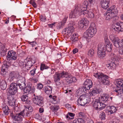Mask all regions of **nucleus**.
<instances>
[{
	"label": "nucleus",
	"instance_id": "f3484780",
	"mask_svg": "<svg viewBox=\"0 0 123 123\" xmlns=\"http://www.w3.org/2000/svg\"><path fill=\"white\" fill-rule=\"evenodd\" d=\"M110 2L109 0H102L100 2L101 7L104 9H106L109 7Z\"/></svg>",
	"mask_w": 123,
	"mask_h": 123
},
{
	"label": "nucleus",
	"instance_id": "8fccbe9b",
	"mask_svg": "<svg viewBox=\"0 0 123 123\" xmlns=\"http://www.w3.org/2000/svg\"><path fill=\"white\" fill-rule=\"evenodd\" d=\"M29 43L31 45L32 47L37 46V43L35 41H33L32 42H29Z\"/></svg>",
	"mask_w": 123,
	"mask_h": 123
},
{
	"label": "nucleus",
	"instance_id": "ddd939ff",
	"mask_svg": "<svg viewBox=\"0 0 123 123\" xmlns=\"http://www.w3.org/2000/svg\"><path fill=\"white\" fill-rule=\"evenodd\" d=\"M66 75V73L62 71L61 73H56L54 76V81L60 80L61 78L65 77Z\"/></svg>",
	"mask_w": 123,
	"mask_h": 123
},
{
	"label": "nucleus",
	"instance_id": "bf43d9fd",
	"mask_svg": "<svg viewBox=\"0 0 123 123\" xmlns=\"http://www.w3.org/2000/svg\"><path fill=\"white\" fill-rule=\"evenodd\" d=\"M56 97L55 96H54L52 97V99H53V100L52 101L54 104H55L56 103Z\"/></svg>",
	"mask_w": 123,
	"mask_h": 123
},
{
	"label": "nucleus",
	"instance_id": "1a4fd4ad",
	"mask_svg": "<svg viewBox=\"0 0 123 123\" xmlns=\"http://www.w3.org/2000/svg\"><path fill=\"white\" fill-rule=\"evenodd\" d=\"M18 86L16 83H12L9 86V93L12 95L15 94L18 90Z\"/></svg>",
	"mask_w": 123,
	"mask_h": 123
},
{
	"label": "nucleus",
	"instance_id": "2eb2a0df",
	"mask_svg": "<svg viewBox=\"0 0 123 123\" xmlns=\"http://www.w3.org/2000/svg\"><path fill=\"white\" fill-rule=\"evenodd\" d=\"M9 77L8 78L10 81H12L15 78H18L19 76V74L14 72H11L9 75Z\"/></svg>",
	"mask_w": 123,
	"mask_h": 123
},
{
	"label": "nucleus",
	"instance_id": "3c124183",
	"mask_svg": "<svg viewBox=\"0 0 123 123\" xmlns=\"http://www.w3.org/2000/svg\"><path fill=\"white\" fill-rule=\"evenodd\" d=\"M26 63L25 62H23L22 61H20L19 62V64L20 66L22 67H26Z\"/></svg>",
	"mask_w": 123,
	"mask_h": 123
},
{
	"label": "nucleus",
	"instance_id": "2f4dec72",
	"mask_svg": "<svg viewBox=\"0 0 123 123\" xmlns=\"http://www.w3.org/2000/svg\"><path fill=\"white\" fill-rule=\"evenodd\" d=\"M2 110L4 113L6 115H7L9 112L8 107L6 105L3 106Z\"/></svg>",
	"mask_w": 123,
	"mask_h": 123
},
{
	"label": "nucleus",
	"instance_id": "6ab92c4d",
	"mask_svg": "<svg viewBox=\"0 0 123 123\" xmlns=\"http://www.w3.org/2000/svg\"><path fill=\"white\" fill-rule=\"evenodd\" d=\"M21 113V112L19 113L12 116V118H14L15 120L17 121H22V117L21 116V115L25 116L24 114L22 115L21 113Z\"/></svg>",
	"mask_w": 123,
	"mask_h": 123
},
{
	"label": "nucleus",
	"instance_id": "e433bc0d",
	"mask_svg": "<svg viewBox=\"0 0 123 123\" xmlns=\"http://www.w3.org/2000/svg\"><path fill=\"white\" fill-rule=\"evenodd\" d=\"M110 38L113 43L117 41L116 40H117L119 39L118 38L116 37L113 34L111 35H110Z\"/></svg>",
	"mask_w": 123,
	"mask_h": 123
},
{
	"label": "nucleus",
	"instance_id": "6e6552de",
	"mask_svg": "<svg viewBox=\"0 0 123 123\" xmlns=\"http://www.w3.org/2000/svg\"><path fill=\"white\" fill-rule=\"evenodd\" d=\"M33 102L36 105L43 106V98L41 96H36L33 98Z\"/></svg>",
	"mask_w": 123,
	"mask_h": 123
},
{
	"label": "nucleus",
	"instance_id": "423d86ee",
	"mask_svg": "<svg viewBox=\"0 0 123 123\" xmlns=\"http://www.w3.org/2000/svg\"><path fill=\"white\" fill-rule=\"evenodd\" d=\"M84 85L85 86L82 87L80 89L81 91H83L84 92L86 93V91L89 90L90 89V88L92 87V84L91 80L89 79H87L84 82Z\"/></svg>",
	"mask_w": 123,
	"mask_h": 123
},
{
	"label": "nucleus",
	"instance_id": "5701e85b",
	"mask_svg": "<svg viewBox=\"0 0 123 123\" xmlns=\"http://www.w3.org/2000/svg\"><path fill=\"white\" fill-rule=\"evenodd\" d=\"M104 50L105 51V45L103 43H99L98 47V51L99 53L100 51H103Z\"/></svg>",
	"mask_w": 123,
	"mask_h": 123
},
{
	"label": "nucleus",
	"instance_id": "58836bf2",
	"mask_svg": "<svg viewBox=\"0 0 123 123\" xmlns=\"http://www.w3.org/2000/svg\"><path fill=\"white\" fill-rule=\"evenodd\" d=\"M109 108H110V109H109V110L108 111L110 112L111 114L115 113L117 110L116 107L114 106H112L110 107H109Z\"/></svg>",
	"mask_w": 123,
	"mask_h": 123
},
{
	"label": "nucleus",
	"instance_id": "680f3d73",
	"mask_svg": "<svg viewBox=\"0 0 123 123\" xmlns=\"http://www.w3.org/2000/svg\"><path fill=\"white\" fill-rule=\"evenodd\" d=\"M105 42L106 44H109V43H111L110 42L109 40L106 38L105 39Z\"/></svg>",
	"mask_w": 123,
	"mask_h": 123
},
{
	"label": "nucleus",
	"instance_id": "dca6fc26",
	"mask_svg": "<svg viewBox=\"0 0 123 123\" xmlns=\"http://www.w3.org/2000/svg\"><path fill=\"white\" fill-rule=\"evenodd\" d=\"M88 21L86 19L83 18L79 22V27L81 29L82 28L85 26L88 25Z\"/></svg>",
	"mask_w": 123,
	"mask_h": 123
},
{
	"label": "nucleus",
	"instance_id": "c03bdc74",
	"mask_svg": "<svg viewBox=\"0 0 123 123\" xmlns=\"http://www.w3.org/2000/svg\"><path fill=\"white\" fill-rule=\"evenodd\" d=\"M94 54V50L92 49H90L88 52V55L91 57L93 56Z\"/></svg>",
	"mask_w": 123,
	"mask_h": 123
},
{
	"label": "nucleus",
	"instance_id": "13d9d810",
	"mask_svg": "<svg viewBox=\"0 0 123 123\" xmlns=\"http://www.w3.org/2000/svg\"><path fill=\"white\" fill-rule=\"evenodd\" d=\"M66 107L69 110H70L72 109V106L69 104H66L65 105Z\"/></svg>",
	"mask_w": 123,
	"mask_h": 123
},
{
	"label": "nucleus",
	"instance_id": "72a5a7b5",
	"mask_svg": "<svg viewBox=\"0 0 123 123\" xmlns=\"http://www.w3.org/2000/svg\"><path fill=\"white\" fill-rule=\"evenodd\" d=\"M78 37L77 34L74 33L71 36L70 39L72 41L74 42L78 40Z\"/></svg>",
	"mask_w": 123,
	"mask_h": 123
},
{
	"label": "nucleus",
	"instance_id": "0e129e2a",
	"mask_svg": "<svg viewBox=\"0 0 123 123\" xmlns=\"http://www.w3.org/2000/svg\"><path fill=\"white\" fill-rule=\"evenodd\" d=\"M90 95L92 96H94L96 94L95 92H94V91L92 90L90 93Z\"/></svg>",
	"mask_w": 123,
	"mask_h": 123
},
{
	"label": "nucleus",
	"instance_id": "7c9ffc66",
	"mask_svg": "<svg viewBox=\"0 0 123 123\" xmlns=\"http://www.w3.org/2000/svg\"><path fill=\"white\" fill-rule=\"evenodd\" d=\"M1 89L3 90H5L6 89L7 84L6 82L4 80H2L0 83Z\"/></svg>",
	"mask_w": 123,
	"mask_h": 123
},
{
	"label": "nucleus",
	"instance_id": "a211bd4d",
	"mask_svg": "<svg viewBox=\"0 0 123 123\" xmlns=\"http://www.w3.org/2000/svg\"><path fill=\"white\" fill-rule=\"evenodd\" d=\"M7 99L8 100V102L9 105L12 106H14L15 105L16 99L11 95L8 96Z\"/></svg>",
	"mask_w": 123,
	"mask_h": 123
},
{
	"label": "nucleus",
	"instance_id": "4468645a",
	"mask_svg": "<svg viewBox=\"0 0 123 123\" xmlns=\"http://www.w3.org/2000/svg\"><path fill=\"white\" fill-rule=\"evenodd\" d=\"M74 28L72 26H70L68 28H66L63 30L64 33L69 36L71 35L72 32L73 31Z\"/></svg>",
	"mask_w": 123,
	"mask_h": 123
},
{
	"label": "nucleus",
	"instance_id": "864d4df0",
	"mask_svg": "<svg viewBox=\"0 0 123 123\" xmlns=\"http://www.w3.org/2000/svg\"><path fill=\"white\" fill-rule=\"evenodd\" d=\"M21 84H20V85L18 86L21 90L23 89L24 88V86L25 85L24 82H21Z\"/></svg>",
	"mask_w": 123,
	"mask_h": 123
},
{
	"label": "nucleus",
	"instance_id": "cd10ccee",
	"mask_svg": "<svg viewBox=\"0 0 123 123\" xmlns=\"http://www.w3.org/2000/svg\"><path fill=\"white\" fill-rule=\"evenodd\" d=\"M106 17L105 18V19L106 20H109L115 16L114 15L112 14V13L110 12H107L106 14Z\"/></svg>",
	"mask_w": 123,
	"mask_h": 123
},
{
	"label": "nucleus",
	"instance_id": "de8ad7c7",
	"mask_svg": "<svg viewBox=\"0 0 123 123\" xmlns=\"http://www.w3.org/2000/svg\"><path fill=\"white\" fill-rule=\"evenodd\" d=\"M64 25H63V24L62 22H60L58 23L57 25V28L58 29H62L63 27V26Z\"/></svg>",
	"mask_w": 123,
	"mask_h": 123
},
{
	"label": "nucleus",
	"instance_id": "69168bd1",
	"mask_svg": "<svg viewBox=\"0 0 123 123\" xmlns=\"http://www.w3.org/2000/svg\"><path fill=\"white\" fill-rule=\"evenodd\" d=\"M57 85L59 86L61 84V82L60 80H58L56 81H54Z\"/></svg>",
	"mask_w": 123,
	"mask_h": 123
},
{
	"label": "nucleus",
	"instance_id": "37998d69",
	"mask_svg": "<svg viewBox=\"0 0 123 123\" xmlns=\"http://www.w3.org/2000/svg\"><path fill=\"white\" fill-rule=\"evenodd\" d=\"M93 90L94 91L96 94L101 93L103 92V90L101 88H95L93 89Z\"/></svg>",
	"mask_w": 123,
	"mask_h": 123
},
{
	"label": "nucleus",
	"instance_id": "0eeeda50",
	"mask_svg": "<svg viewBox=\"0 0 123 123\" xmlns=\"http://www.w3.org/2000/svg\"><path fill=\"white\" fill-rule=\"evenodd\" d=\"M25 108L20 113L22 115L24 114L26 117H30L33 111V109L32 107L29 105L27 107L25 106Z\"/></svg>",
	"mask_w": 123,
	"mask_h": 123
},
{
	"label": "nucleus",
	"instance_id": "9b49d317",
	"mask_svg": "<svg viewBox=\"0 0 123 123\" xmlns=\"http://www.w3.org/2000/svg\"><path fill=\"white\" fill-rule=\"evenodd\" d=\"M112 28L117 31H123V22H119L112 26Z\"/></svg>",
	"mask_w": 123,
	"mask_h": 123
},
{
	"label": "nucleus",
	"instance_id": "052dcab7",
	"mask_svg": "<svg viewBox=\"0 0 123 123\" xmlns=\"http://www.w3.org/2000/svg\"><path fill=\"white\" fill-rule=\"evenodd\" d=\"M68 18V17H65L63 18V20L61 22L62 23V24H63V25H64V23H65L66 22V20Z\"/></svg>",
	"mask_w": 123,
	"mask_h": 123
},
{
	"label": "nucleus",
	"instance_id": "f8f14e48",
	"mask_svg": "<svg viewBox=\"0 0 123 123\" xmlns=\"http://www.w3.org/2000/svg\"><path fill=\"white\" fill-rule=\"evenodd\" d=\"M16 54V53L13 50L9 51L6 56L7 60L9 61L11 60H15L17 58Z\"/></svg>",
	"mask_w": 123,
	"mask_h": 123
},
{
	"label": "nucleus",
	"instance_id": "a19ab883",
	"mask_svg": "<svg viewBox=\"0 0 123 123\" xmlns=\"http://www.w3.org/2000/svg\"><path fill=\"white\" fill-rule=\"evenodd\" d=\"M40 74V73L39 72L37 73L36 75L35 76V77L32 78V80L34 82V83H37V82L38 81V79L39 77V75Z\"/></svg>",
	"mask_w": 123,
	"mask_h": 123
},
{
	"label": "nucleus",
	"instance_id": "79ce46f5",
	"mask_svg": "<svg viewBox=\"0 0 123 123\" xmlns=\"http://www.w3.org/2000/svg\"><path fill=\"white\" fill-rule=\"evenodd\" d=\"M58 108L59 106L56 105L53 106H51L50 107L51 109L54 112V113L55 114H56V111L58 110Z\"/></svg>",
	"mask_w": 123,
	"mask_h": 123
},
{
	"label": "nucleus",
	"instance_id": "473e14b6",
	"mask_svg": "<svg viewBox=\"0 0 123 123\" xmlns=\"http://www.w3.org/2000/svg\"><path fill=\"white\" fill-rule=\"evenodd\" d=\"M84 12H82V14H83L84 15H85L86 14V16L87 17L93 18L94 17V13L92 12H89L88 11V12L87 13H84Z\"/></svg>",
	"mask_w": 123,
	"mask_h": 123
},
{
	"label": "nucleus",
	"instance_id": "c9c22d12",
	"mask_svg": "<svg viewBox=\"0 0 123 123\" xmlns=\"http://www.w3.org/2000/svg\"><path fill=\"white\" fill-rule=\"evenodd\" d=\"M37 67L36 66H34L31 69V70L30 71V74L32 76H34L35 74L36 70V69Z\"/></svg>",
	"mask_w": 123,
	"mask_h": 123
},
{
	"label": "nucleus",
	"instance_id": "e2e57ef3",
	"mask_svg": "<svg viewBox=\"0 0 123 123\" xmlns=\"http://www.w3.org/2000/svg\"><path fill=\"white\" fill-rule=\"evenodd\" d=\"M119 52L120 54H123V47L119 49Z\"/></svg>",
	"mask_w": 123,
	"mask_h": 123
},
{
	"label": "nucleus",
	"instance_id": "39448f33",
	"mask_svg": "<svg viewBox=\"0 0 123 123\" xmlns=\"http://www.w3.org/2000/svg\"><path fill=\"white\" fill-rule=\"evenodd\" d=\"M90 101V99L86 97V95H83L80 96L78 99L77 102L78 105L83 106L88 104Z\"/></svg>",
	"mask_w": 123,
	"mask_h": 123
},
{
	"label": "nucleus",
	"instance_id": "c85d7f7f",
	"mask_svg": "<svg viewBox=\"0 0 123 123\" xmlns=\"http://www.w3.org/2000/svg\"><path fill=\"white\" fill-rule=\"evenodd\" d=\"M40 69L41 70H43L44 69H49L50 71H51V70H54V69L53 68L51 69L49 68V67L48 66L45 64L42 63L41 64Z\"/></svg>",
	"mask_w": 123,
	"mask_h": 123
},
{
	"label": "nucleus",
	"instance_id": "9d476101",
	"mask_svg": "<svg viewBox=\"0 0 123 123\" xmlns=\"http://www.w3.org/2000/svg\"><path fill=\"white\" fill-rule=\"evenodd\" d=\"M10 65V63L9 62L4 61L3 64L2 65L1 68V73L2 75H4L6 74L8 67Z\"/></svg>",
	"mask_w": 123,
	"mask_h": 123
},
{
	"label": "nucleus",
	"instance_id": "f03ea898",
	"mask_svg": "<svg viewBox=\"0 0 123 123\" xmlns=\"http://www.w3.org/2000/svg\"><path fill=\"white\" fill-rule=\"evenodd\" d=\"M93 75L98 79L100 83L107 85H109L110 81L107 76L102 73H98L94 74Z\"/></svg>",
	"mask_w": 123,
	"mask_h": 123
},
{
	"label": "nucleus",
	"instance_id": "393cba45",
	"mask_svg": "<svg viewBox=\"0 0 123 123\" xmlns=\"http://www.w3.org/2000/svg\"><path fill=\"white\" fill-rule=\"evenodd\" d=\"M110 99L109 96L107 94L105 93L101 96V99L104 103L107 102Z\"/></svg>",
	"mask_w": 123,
	"mask_h": 123
},
{
	"label": "nucleus",
	"instance_id": "ea45409f",
	"mask_svg": "<svg viewBox=\"0 0 123 123\" xmlns=\"http://www.w3.org/2000/svg\"><path fill=\"white\" fill-rule=\"evenodd\" d=\"M65 77V80L66 82L68 83H70L72 82V76H68V75L66 74Z\"/></svg>",
	"mask_w": 123,
	"mask_h": 123
},
{
	"label": "nucleus",
	"instance_id": "a18cd8bd",
	"mask_svg": "<svg viewBox=\"0 0 123 123\" xmlns=\"http://www.w3.org/2000/svg\"><path fill=\"white\" fill-rule=\"evenodd\" d=\"M99 117L101 120H105V113L102 112L99 115Z\"/></svg>",
	"mask_w": 123,
	"mask_h": 123
},
{
	"label": "nucleus",
	"instance_id": "bb28decb",
	"mask_svg": "<svg viewBox=\"0 0 123 123\" xmlns=\"http://www.w3.org/2000/svg\"><path fill=\"white\" fill-rule=\"evenodd\" d=\"M106 66V67L109 69L114 68L116 67L115 62H111L109 64H107Z\"/></svg>",
	"mask_w": 123,
	"mask_h": 123
},
{
	"label": "nucleus",
	"instance_id": "a878e982",
	"mask_svg": "<svg viewBox=\"0 0 123 123\" xmlns=\"http://www.w3.org/2000/svg\"><path fill=\"white\" fill-rule=\"evenodd\" d=\"M52 87L50 86H47L45 87V91L47 94H50L52 92Z\"/></svg>",
	"mask_w": 123,
	"mask_h": 123
},
{
	"label": "nucleus",
	"instance_id": "774afa93",
	"mask_svg": "<svg viewBox=\"0 0 123 123\" xmlns=\"http://www.w3.org/2000/svg\"><path fill=\"white\" fill-rule=\"evenodd\" d=\"M78 51V49L76 48L74 49L73 50V53L74 54H75Z\"/></svg>",
	"mask_w": 123,
	"mask_h": 123
},
{
	"label": "nucleus",
	"instance_id": "4c0bfd02",
	"mask_svg": "<svg viewBox=\"0 0 123 123\" xmlns=\"http://www.w3.org/2000/svg\"><path fill=\"white\" fill-rule=\"evenodd\" d=\"M31 86L30 85H27V86L24 89V92L25 93H28L31 90Z\"/></svg>",
	"mask_w": 123,
	"mask_h": 123
},
{
	"label": "nucleus",
	"instance_id": "338daca9",
	"mask_svg": "<svg viewBox=\"0 0 123 123\" xmlns=\"http://www.w3.org/2000/svg\"><path fill=\"white\" fill-rule=\"evenodd\" d=\"M21 82H23L21 81V80H19L17 81V84L18 86L20 85V84H22Z\"/></svg>",
	"mask_w": 123,
	"mask_h": 123
},
{
	"label": "nucleus",
	"instance_id": "09e8293b",
	"mask_svg": "<svg viewBox=\"0 0 123 123\" xmlns=\"http://www.w3.org/2000/svg\"><path fill=\"white\" fill-rule=\"evenodd\" d=\"M116 8L115 5H112L110 8L108 9L107 11V12H112V11H113V10Z\"/></svg>",
	"mask_w": 123,
	"mask_h": 123
},
{
	"label": "nucleus",
	"instance_id": "b1692460",
	"mask_svg": "<svg viewBox=\"0 0 123 123\" xmlns=\"http://www.w3.org/2000/svg\"><path fill=\"white\" fill-rule=\"evenodd\" d=\"M35 63V62L34 61H28L27 63H26V67L28 68H32V67L34 66H35V65H33V64ZM27 69H28V68H27Z\"/></svg>",
	"mask_w": 123,
	"mask_h": 123
},
{
	"label": "nucleus",
	"instance_id": "6e6d98bb",
	"mask_svg": "<svg viewBox=\"0 0 123 123\" xmlns=\"http://www.w3.org/2000/svg\"><path fill=\"white\" fill-rule=\"evenodd\" d=\"M79 116L80 117L82 118L85 117V115L83 113L80 112L79 114Z\"/></svg>",
	"mask_w": 123,
	"mask_h": 123
},
{
	"label": "nucleus",
	"instance_id": "4be33fe9",
	"mask_svg": "<svg viewBox=\"0 0 123 123\" xmlns=\"http://www.w3.org/2000/svg\"><path fill=\"white\" fill-rule=\"evenodd\" d=\"M101 103L98 100L95 101L93 104V106L96 109L99 110L101 108Z\"/></svg>",
	"mask_w": 123,
	"mask_h": 123
},
{
	"label": "nucleus",
	"instance_id": "4d7b16f0",
	"mask_svg": "<svg viewBox=\"0 0 123 123\" xmlns=\"http://www.w3.org/2000/svg\"><path fill=\"white\" fill-rule=\"evenodd\" d=\"M43 87V85L41 83H39L37 84V88L39 89H42Z\"/></svg>",
	"mask_w": 123,
	"mask_h": 123
},
{
	"label": "nucleus",
	"instance_id": "49530a36",
	"mask_svg": "<svg viewBox=\"0 0 123 123\" xmlns=\"http://www.w3.org/2000/svg\"><path fill=\"white\" fill-rule=\"evenodd\" d=\"M76 123H84V120L82 118H78L75 120Z\"/></svg>",
	"mask_w": 123,
	"mask_h": 123
},
{
	"label": "nucleus",
	"instance_id": "412c9836",
	"mask_svg": "<svg viewBox=\"0 0 123 123\" xmlns=\"http://www.w3.org/2000/svg\"><path fill=\"white\" fill-rule=\"evenodd\" d=\"M21 98L22 101L25 102L26 104H29L31 103L30 100H28V97L27 96V94L22 95Z\"/></svg>",
	"mask_w": 123,
	"mask_h": 123
},
{
	"label": "nucleus",
	"instance_id": "c756f323",
	"mask_svg": "<svg viewBox=\"0 0 123 123\" xmlns=\"http://www.w3.org/2000/svg\"><path fill=\"white\" fill-rule=\"evenodd\" d=\"M112 45L111 43L105 45V52H111L112 50Z\"/></svg>",
	"mask_w": 123,
	"mask_h": 123
},
{
	"label": "nucleus",
	"instance_id": "7ed1b4c3",
	"mask_svg": "<svg viewBox=\"0 0 123 123\" xmlns=\"http://www.w3.org/2000/svg\"><path fill=\"white\" fill-rule=\"evenodd\" d=\"M95 26H91L85 32L83 35V37L86 39H89L93 37L97 32V30Z\"/></svg>",
	"mask_w": 123,
	"mask_h": 123
},
{
	"label": "nucleus",
	"instance_id": "f704fd0d",
	"mask_svg": "<svg viewBox=\"0 0 123 123\" xmlns=\"http://www.w3.org/2000/svg\"><path fill=\"white\" fill-rule=\"evenodd\" d=\"M105 51L104 50L103 51H100L99 53L98 51V57L101 59L103 58L105 56Z\"/></svg>",
	"mask_w": 123,
	"mask_h": 123
},
{
	"label": "nucleus",
	"instance_id": "aec40b11",
	"mask_svg": "<svg viewBox=\"0 0 123 123\" xmlns=\"http://www.w3.org/2000/svg\"><path fill=\"white\" fill-rule=\"evenodd\" d=\"M117 41L113 43V45L117 48H118L119 49H120L123 47V42L120 41V40L119 39L118 40H116Z\"/></svg>",
	"mask_w": 123,
	"mask_h": 123
},
{
	"label": "nucleus",
	"instance_id": "f257e3e1",
	"mask_svg": "<svg viewBox=\"0 0 123 123\" xmlns=\"http://www.w3.org/2000/svg\"><path fill=\"white\" fill-rule=\"evenodd\" d=\"M88 3L87 1H85L81 5L76 4L73 11H72L69 14V18H77L80 15L82 14V12L84 13H87V7Z\"/></svg>",
	"mask_w": 123,
	"mask_h": 123
},
{
	"label": "nucleus",
	"instance_id": "20e7f679",
	"mask_svg": "<svg viewBox=\"0 0 123 123\" xmlns=\"http://www.w3.org/2000/svg\"><path fill=\"white\" fill-rule=\"evenodd\" d=\"M115 84L117 87L120 89L115 90L117 95H119L121 97H123V80L118 79L115 81Z\"/></svg>",
	"mask_w": 123,
	"mask_h": 123
},
{
	"label": "nucleus",
	"instance_id": "5fc2aeb1",
	"mask_svg": "<svg viewBox=\"0 0 123 123\" xmlns=\"http://www.w3.org/2000/svg\"><path fill=\"white\" fill-rule=\"evenodd\" d=\"M40 17V19L42 21L44 22L46 21V18L44 16L41 15Z\"/></svg>",
	"mask_w": 123,
	"mask_h": 123
},
{
	"label": "nucleus",
	"instance_id": "603ef678",
	"mask_svg": "<svg viewBox=\"0 0 123 123\" xmlns=\"http://www.w3.org/2000/svg\"><path fill=\"white\" fill-rule=\"evenodd\" d=\"M112 13V14L113 15H114V14H116L118 12V11L116 8H115V9L113 10V11L110 12Z\"/></svg>",
	"mask_w": 123,
	"mask_h": 123
}]
</instances>
